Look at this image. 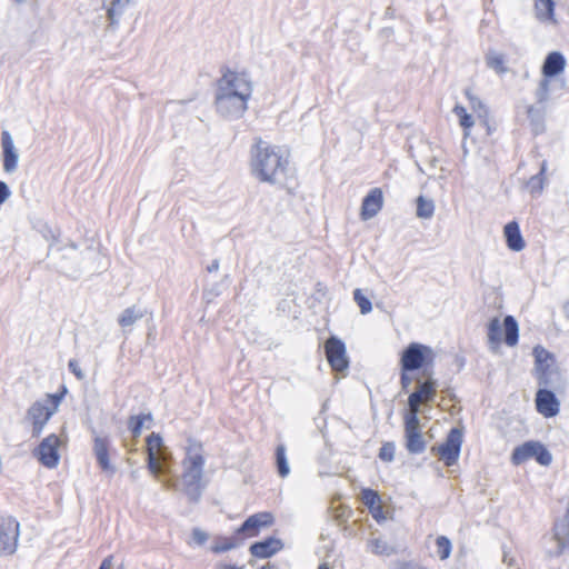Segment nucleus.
Returning a JSON list of instances; mask_svg holds the SVG:
<instances>
[{
	"instance_id": "nucleus-1",
	"label": "nucleus",
	"mask_w": 569,
	"mask_h": 569,
	"mask_svg": "<svg viewBox=\"0 0 569 569\" xmlns=\"http://www.w3.org/2000/svg\"><path fill=\"white\" fill-rule=\"evenodd\" d=\"M250 153L251 173L257 180L290 192L296 188L295 169L290 167L289 158L283 156L279 148L258 138Z\"/></svg>"
},
{
	"instance_id": "nucleus-2",
	"label": "nucleus",
	"mask_w": 569,
	"mask_h": 569,
	"mask_svg": "<svg viewBox=\"0 0 569 569\" xmlns=\"http://www.w3.org/2000/svg\"><path fill=\"white\" fill-rule=\"evenodd\" d=\"M253 91L250 74L247 71L222 69V76L217 80L214 106L217 112L226 119H240L248 109V101Z\"/></svg>"
},
{
	"instance_id": "nucleus-3",
	"label": "nucleus",
	"mask_w": 569,
	"mask_h": 569,
	"mask_svg": "<svg viewBox=\"0 0 569 569\" xmlns=\"http://www.w3.org/2000/svg\"><path fill=\"white\" fill-rule=\"evenodd\" d=\"M204 462L202 445L194 441L191 442L187 447L186 457L182 460V483L184 495L193 503L200 500L206 487L202 481Z\"/></svg>"
},
{
	"instance_id": "nucleus-4",
	"label": "nucleus",
	"mask_w": 569,
	"mask_h": 569,
	"mask_svg": "<svg viewBox=\"0 0 569 569\" xmlns=\"http://www.w3.org/2000/svg\"><path fill=\"white\" fill-rule=\"evenodd\" d=\"M436 353L429 346L411 342L402 351L400 357L401 371L422 370L423 376H429V368L433 366Z\"/></svg>"
},
{
	"instance_id": "nucleus-5",
	"label": "nucleus",
	"mask_w": 569,
	"mask_h": 569,
	"mask_svg": "<svg viewBox=\"0 0 569 569\" xmlns=\"http://www.w3.org/2000/svg\"><path fill=\"white\" fill-rule=\"evenodd\" d=\"M530 459H535L539 465L548 467L552 462V455L539 441L530 440L516 447L511 455V462L519 466Z\"/></svg>"
},
{
	"instance_id": "nucleus-6",
	"label": "nucleus",
	"mask_w": 569,
	"mask_h": 569,
	"mask_svg": "<svg viewBox=\"0 0 569 569\" xmlns=\"http://www.w3.org/2000/svg\"><path fill=\"white\" fill-rule=\"evenodd\" d=\"M20 523L12 516L0 517V557L12 556L18 549Z\"/></svg>"
},
{
	"instance_id": "nucleus-7",
	"label": "nucleus",
	"mask_w": 569,
	"mask_h": 569,
	"mask_svg": "<svg viewBox=\"0 0 569 569\" xmlns=\"http://www.w3.org/2000/svg\"><path fill=\"white\" fill-rule=\"evenodd\" d=\"M463 441V433L458 428H452L445 440L439 447H432V451H437L440 459L443 460L447 467L453 466L460 456L461 446Z\"/></svg>"
},
{
	"instance_id": "nucleus-8",
	"label": "nucleus",
	"mask_w": 569,
	"mask_h": 569,
	"mask_svg": "<svg viewBox=\"0 0 569 569\" xmlns=\"http://www.w3.org/2000/svg\"><path fill=\"white\" fill-rule=\"evenodd\" d=\"M325 353L333 371L342 373L348 370L349 359L346 345L341 339L335 336L328 338L325 342Z\"/></svg>"
},
{
	"instance_id": "nucleus-9",
	"label": "nucleus",
	"mask_w": 569,
	"mask_h": 569,
	"mask_svg": "<svg viewBox=\"0 0 569 569\" xmlns=\"http://www.w3.org/2000/svg\"><path fill=\"white\" fill-rule=\"evenodd\" d=\"M59 446V437L56 433H51L42 439L39 446L33 450V456L42 466L53 469L59 465L60 460Z\"/></svg>"
},
{
	"instance_id": "nucleus-10",
	"label": "nucleus",
	"mask_w": 569,
	"mask_h": 569,
	"mask_svg": "<svg viewBox=\"0 0 569 569\" xmlns=\"http://www.w3.org/2000/svg\"><path fill=\"white\" fill-rule=\"evenodd\" d=\"M406 449L411 455H420L427 448V442L420 430L419 417L410 416L405 419Z\"/></svg>"
},
{
	"instance_id": "nucleus-11",
	"label": "nucleus",
	"mask_w": 569,
	"mask_h": 569,
	"mask_svg": "<svg viewBox=\"0 0 569 569\" xmlns=\"http://www.w3.org/2000/svg\"><path fill=\"white\" fill-rule=\"evenodd\" d=\"M53 415L48 409V403L43 401L37 400L33 402L26 412V420H28L31 426V437L39 438Z\"/></svg>"
},
{
	"instance_id": "nucleus-12",
	"label": "nucleus",
	"mask_w": 569,
	"mask_h": 569,
	"mask_svg": "<svg viewBox=\"0 0 569 569\" xmlns=\"http://www.w3.org/2000/svg\"><path fill=\"white\" fill-rule=\"evenodd\" d=\"M274 517L271 512L263 511L257 512L248 517L242 525L236 530L237 536L256 537L261 528L272 526Z\"/></svg>"
},
{
	"instance_id": "nucleus-13",
	"label": "nucleus",
	"mask_w": 569,
	"mask_h": 569,
	"mask_svg": "<svg viewBox=\"0 0 569 569\" xmlns=\"http://www.w3.org/2000/svg\"><path fill=\"white\" fill-rule=\"evenodd\" d=\"M110 440L108 437L96 436L93 439V455L102 472L113 476L117 468L110 461Z\"/></svg>"
},
{
	"instance_id": "nucleus-14",
	"label": "nucleus",
	"mask_w": 569,
	"mask_h": 569,
	"mask_svg": "<svg viewBox=\"0 0 569 569\" xmlns=\"http://www.w3.org/2000/svg\"><path fill=\"white\" fill-rule=\"evenodd\" d=\"M535 401L537 411L546 418H552L560 411V402L555 390L539 388Z\"/></svg>"
},
{
	"instance_id": "nucleus-15",
	"label": "nucleus",
	"mask_w": 569,
	"mask_h": 569,
	"mask_svg": "<svg viewBox=\"0 0 569 569\" xmlns=\"http://www.w3.org/2000/svg\"><path fill=\"white\" fill-rule=\"evenodd\" d=\"M1 148L3 159V171L6 173H13L18 169L19 152L14 147L12 136L8 130L1 132Z\"/></svg>"
},
{
	"instance_id": "nucleus-16",
	"label": "nucleus",
	"mask_w": 569,
	"mask_h": 569,
	"mask_svg": "<svg viewBox=\"0 0 569 569\" xmlns=\"http://www.w3.org/2000/svg\"><path fill=\"white\" fill-rule=\"evenodd\" d=\"M163 449V440L159 433L152 432L147 437V455H148V469L149 471L158 476L162 472L160 466V451Z\"/></svg>"
},
{
	"instance_id": "nucleus-17",
	"label": "nucleus",
	"mask_w": 569,
	"mask_h": 569,
	"mask_svg": "<svg viewBox=\"0 0 569 569\" xmlns=\"http://www.w3.org/2000/svg\"><path fill=\"white\" fill-rule=\"evenodd\" d=\"M383 206V193L380 188H373L363 198L361 203V219L369 220L378 214Z\"/></svg>"
},
{
	"instance_id": "nucleus-18",
	"label": "nucleus",
	"mask_w": 569,
	"mask_h": 569,
	"mask_svg": "<svg viewBox=\"0 0 569 569\" xmlns=\"http://www.w3.org/2000/svg\"><path fill=\"white\" fill-rule=\"evenodd\" d=\"M283 549V542L276 537H268L264 540L253 542L249 551L259 559H267Z\"/></svg>"
},
{
	"instance_id": "nucleus-19",
	"label": "nucleus",
	"mask_w": 569,
	"mask_h": 569,
	"mask_svg": "<svg viewBox=\"0 0 569 569\" xmlns=\"http://www.w3.org/2000/svg\"><path fill=\"white\" fill-rule=\"evenodd\" d=\"M566 63V58L560 51L549 52L541 67L542 77L548 79L557 77L563 72Z\"/></svg>"
},
{
	"instance_id": "nucleus-20",
	"label": "nucleus",
	"mask_w": 569,
	"mask_h": 569,
	"mask_svg": "<svg viewBox=\"0 0 569 569\" xmlns=\"http://www.w3.org/2000/svg\"><path fill=\"white\" fill-rule=\"evenodd\" d=\"M553 537L558 543L557 556H560L569 549V507L563 518L555 523Z\"/></svg>"
},
{
	"instance_id": "nucleus-21",
	"label": "nucleus",
	"mask_w": 569,
	"mask_h": 569,
	"mask_svg": "<svg viewBox=\"0 0 569 569\" xmlns=\"http://www.w3.org/2000/svg\"><path fill=\"white\" fill-rule=\"evenodd\" d=\"M507 247L516 252L521 251L526 247V242L521 236L520 227L517 221L508 222L503 228Z\"/></svg>"
},
{
	"instance_id": "nucleus-22",
	"label": "nucleus",
	"mask_w": 569,
	"mask_h": 569,
	"mask_svg": "<svg viewBox=\"0 0 569 569\" xmlns=\"http://www.w3.org/2000/svg\"><path fill=\"white\" fill-rule=\"evenodd\" d=\"M540 388L559 390L562 385V376L558 368L552 367L535 375Z\"/></svg>"
},
{
	"instance_id": "nucleus-23",
	"label": "nucleus",
	"mask_w": 569,
	"mask_h": 569,
	"mask_svg": "<svg viewBox=\"0 0 569 569\" xmlns=\"http://www.w3.org/2000/svg\"><path fill=\"white\" fill-rule=\"evenodd\" d=\"M527 116L530 122L531 131L535 136L541 134L546 130L545 117L546 109L543 106L535 107L529 106L527 109Z\"/></svg>"
},
{
	"instance_id": "nucleus-24",
	"label": "nucleus",
	"mask_w": 569,
	"mask_h": 569,
	"mask_svg": "<svg viewBox=\"0 0 569 569\" xmlns=\"http://www.w3.org/2000/svg\"><path fill=\"white\" fill-rule=\"evenodd\" d=\"M132 0H111L107 7V18L109 20V27L116 29L119 26L120 19L124 13V10Z\"/></svg>"
},
{
	"instance_id": "nucleus-25",
	"label": "nucleus",
	"mask_w": 569,
	"mask_h": 569,
	"mask_svg": "<svg viewBox=\"0 0 569 569\" xmlns=\"http://www.w3.org/2000/svg\"><path fill=\"white\" fill-rule=\"evenodd\" d=\"M243 542V537L237 536L234 532V536L232 537H217L214 543L211 546V551L213 553H222L226 551H229L231 549H234L239 546H241Z\"/></svg>"
},
{
	"instance_id": "nucleus-26",
	"label": "nucleus",
	"mask_w": 569,
	"mask_h": 569,
	"mask_svg": "<svg viewBox=\"0 0 569 569\" xmlns=\"http://www.w3.org/2000/svg\"><path fill=\"white\" fill-rule=\"evenodd\" d=\"M146 315V310L131 306L126 308L118 318V323L122 329L132 327L138 320L142 319Z\"/></svg>"
},
{
	"instance_id": "nucleus-27",
	"label": "nucleus",
	"mask_w": 569,
	"mask_h": 569,
	"mask_svg": "<svg viewBox=\"0 0 569 569\" xmlns=\"http://www.w3.org/2000/svg\"><path fill=\"white\" fill-rule=\"evenodd\" d=\"M555 7L556 3L553 0H537L535 4L536 17L541 21L549 20L556 23Z\"/></svg>"
},
{
	"instance_id": "nucleus-28",
	"label": "nucleus",
	"mask_w": 569,
	"mask_h": 569,
	"mask_svg": "<svg viewBox=\"0 0 569 569\" xmlns=\"http://www.w3.org/2000/svg\"><path fill=\"white\" fill-rule=\"evenodd\" d=\"M503 328L506 345L510 347L517 345L519 339V326L515 317L506 316L503 319Z\"/></svg>"
},
{
	"instance_id": "nucleus-29",
	"label": "nucleus",
	"mask_w": 569,
	"mask_h": 569,
	"mask_svg": "<svg viewBox=\"0 0 569 569\" xmlns=\"http://www.w3.org/2000/svg\"><path fill=\"white\" fill-rule=\"evenodd\" d=\"M486 64L488 68L495 70L498 74H505L508 72L505 56L495 50H490L486 54Z\"/></svg>"
},
{
	"instance_id": "nucleus-30",
	"label": "nucleus",
	"mask_w": 569,
	"mask_h": 569,
	"mask_svg": "<svg viewBox=\"0 0 569 569\" xmlns=\"http://www.w3.org/2000/svg\"><path fill=\"white\" fill-rule=\"evenodd\" d=\"M148 421L150 423L153 422V417L151 412L148 413H140L137 416H130L128 419V429L130 430L131 435L137 438L141 435V430L144 426V422Z\"/></svg>"
},
{
	"instance_id": "nucleus-31",
	"label": "nucleus",
	"mask_w": 569,
	"mask_h": 569,
	"mask_svg": "<svg viewBox=\"0 0 569 569\" xmlns=\"http://www.w3.org/2000/svg\"><path fill=\"white\" fill-rule=\"evenodd\" d=\"M286 446L280 443L276 448V466L278 475L286 478L290 473V467L287 459Z\"/></svg>"
},
{
	"instance_id": "nucleus-32",
	"label": "nucleus",
	"mask_w": 569,
	"mask_h": 569,
	"mask_svg": "<svg viewBox=\"0 0 569 569\" xmlns=\"http://www.w3.org/2000/svg\"><path fill=\"white\" fill-rule=\"evenodd\" d=\"M427 380L419 382L418 389L416 390L423 398L425 401H433L437 391V382L431 379V372L426 376Z\"/></svg>"
},
{
	"instance_id": "nucleus-33",
	"label": "nucleus",
	"mask_w": 569,
	"mask_h": 569,
	"mask_svg": "<svg viewBox=\"0 0 569 569\" xmlns=\"http://www.w3.org/2000/svg\"><path fill=\"white\" fill-rule=\"evenodd\" d=\"M545 171H546V162L543 161L540 171L537 174L532 176L527 181V188L532 196H538L541 193V191L543 189V184H545V177H543Z\"/></svg>"
},
{
	"instance_id": "nucleus-34",
	"label": "nucleus",
	"mask_w": 569,
	"mask_h": 569,
	"mask_svg": "<svg viewBox=\"0 0 569 569\" xmlns=\"http://www.w3.org/2000/svg\"><path fill=\"white\" fill-rule=\"evenodd\" d=\"M435 213V203L431 199L419 196L417 199V217L430 219Z\"/></svg>"
},
{
	"instance_id": "nucleus-35",
	"label": "nucleus",
	"mask_w": 569,
	"mask_h": 569,
	"mask_svg": "<svg viewBox=\"0 0 569 569\" xmlns=\"http://www.w3.org/2000/svg\"><path fill=\"white\" fill-rule=\"evenodd\" d=\"M452 112L458 117L459 124L463 128L465 137H467L469 134L468 130L475 124L472 116L461 104H456Z\"/></svg>"
},
{
	"instance_id": "nucleus-36",
	"label": "nucleus",
	"mask_w": 569,
	"mask_h": 569,
	"mask_svg": "<svg viewBox=\"0 0 569 569\" xmlns=\"http://www.w3.org/2000/svg\"><path fill=\"white\" fill-rule=\"evenodd\" d=\"M367 548L370 552L379 556H389L392 549L380 538H371L367 541Z\"/></svg>"
},
{
	"instance_id": "nucleus-37",
	"label": "nucleus",
	"mask_w": 569,
	"mask_h": 569,
	"mask_svg": "<svg viewBox=\"0 0 569 569\" xmlns=\"http://www.w3.org/2000/svg\"><path fill=\"white\" fill-rule=\"evenodd\" d=\"M67 388L66 386H62L61 388V391L60 392H56V393H48L46 396V399H43L42 401L48 403V409L49 411L54 415L63 399V397L66 396L67 393Z\"/></svg>"
},
{
	"instance_id": "nucleus-38",
	"label": "nucleus",
	"mask_w": 569,
	"mask_h": 569,
	"mask_svg": "<svg viewBox=\"0 0 569 569\" xmlns=\"http://www.w3.org/2000/svg\"><path fill=\"white\" fill-rule=\"evenodd\" d=\"M550 79L542 77L535 92L537 102L543 106L549 100Z\"/></svg>"
},
{
	"instance_id": "nucleus-39",
	"label": "nucleus",
	"mask_w": 569,
	"mask_h": 569,
	"mask_svg": "<svg viewBox=\"0 0 569 569\" xmlns=\"http://www.w3.org/2000/svg\"><path fill=\"white\" fill-rule=\"evenodd\" d=\"M437 553L441 560H446L450 557L452 545L446 536H439L436 539Z\"/></svg>"
},
{
	"instance_id": "nucleus-40",
	"label": "nucleus",
	"mask_w": 569,
	"mask_h": 569,
	"mask_svg": "<svg viewBox=\"0 0 569 569\" xmlns=\"http://www.w3.org/2000/svg\"><path fill=\"white\" fill-rule=\"evenodd\" d=\"M422 401H423V398L420 396V393H418L417 391L412 392L408 397L409 410H408V412H406L405 419L409 418L410 416H413V413L416 417H418V413L420 411V405Z\"/></svg>"
},
{
	"instance_id": "nucleus-41",
	"label": "nucleus",
	"mask_w": 569,
	"mask_h": 569,
	"mask_svg": "<svg viewBox=\"0 0 569 569\" xmlns=\"http://www.w3.org/2000/svg\"><path fill=\"white\" fill-rule=\"evenodd\" d=\"M353 299L359 306L360 312L362 315H367L372 310V303L370 299L362 293L361 289L358 288L353 291Z\"/></svg>"
},
{
	"instance_id": "nucleus-42",
	"label": "nucleus",
	"mask_w": 569,
	"mask_h": 569,
	"mask_svg": "<svg viewBox=\"0 0 569 569\" xmlns=\"http://www.w3.org/2000/svg\"><path fill=\"white\" fill-rule=\"evenodd\" d=\"M488 339L496 345L501 341V326L497 318L492 319L488 326Z\"/></svg>"
},
{
	"instance_id": "nucleus-43",
	"label": "nucleus",
	"mask_w": 569,
	"mask_h": 569,
	"mask_svg": "<svg viewBox=\"0 0 569 569\" xmlns=\"http://www.w3.org/2000/svg\"><path fill=\"white\" fill-rule=\"evenodd\" d=\"M361 501L368 509H372L373 506L380 502V496L376 490L367 488L361 491Z\"/></svg>"
},
{
	"instance_id": "nucleus-44",
	"label": "nucleus",
	"mask_w": 569,
	"mask_h": 569,
	"mask_svg": "<svg viewBox=\"0 0 569 569\" xmlns=\"http://www.w3.org/2000/svg\"><path fill=\"white\" fill-rule=\"evenodd\" d=\"M395 452H396L395 442L388 441V442H385L380 447L378 457L380 458V460H382L385 462H391L395 459Z\"/></svg>"
},
{
	"instance_id": "nucleus-45",
	"label": "nucleus",
	"mask_w": 569,
	"mask_h": 569,
	"mask_svg": "<svg viewBox=\"0 0 569 569\" xmlns=\"http://www.w3.org/2000/svg\"><path fill=\"white\" fill-rule=\"evenodd\" d=\"M465 94L466 97L468 98L469 102H470V108L475 111V112H478V114L481 117V112H483V114L486 116L487 114V109H486V106L483 104V102L478 98L476 97L470 89H466L465 91Z\"/></svg>"
},
{
	"instance_id": "nucleus-46",
	"label": "nucleus",
	"mask_w": 569,
	"mask_h": 569,
	"mask_svg": "<svg viewBox=\"0 0 569 569\" xmlns=\"http://www.w3.org/2000/svg\"><path fill=\"white\" fill-rule=\"evenodd\" d=\"M535 363L555 361V357L551 352L546 350L542 346L538 345L533 348Z\"/></svg>"
},
{
	"instance_id": "nucleus-47",
	"label": "nucleus",
	"mask_w": 569,
	"mask_h": 569,
	"mask_svg": "<svg viewBox=\"0 0 569 569\" xmlns=\"http://www.w3.org/2000/svg\"><path fill=\"white\" fill-rule=\"evenodd\" d=\"M69 370L76 376L78 380H83L86 378L84 372L81 370L78 360L70 359L68 362Z\"/></svg>"
},
{
	"instance_id": "nucleus-48",
	"label": "nucleus",
	"mask_w": 569,
	"mask_h": 569,
	"mask_svg": "<svg viewBox=\"0 0 569 569\" xmlns=\"http://www.w3.org/2000/svg\"><path fill=\"white\" fill-rule=\"evenodd\" d=\"M192 539L198 546H202L208 540V533L199 528L192 530Z\"/></svg>"
},
{
	"instance_id": "nucleus-49",
	"label": "nucleus",
	"mask_w": 569,
	"mask_h": 569,
	"mask_svg": "<svg viewBox=\"0 0 569 569\" xmlns=\"http://www.w3.org/2000/svg\"><path fill=\"white\" fill-rule=\"evenodd\" d=\"M10 196L11 191L9 186L4 181H0V204L4 203Z\"/></svg>"
},
{
	"instance_id": "nucleus-50",
	"label": "nucleus",
	"mask_w": 569,
	"mask_h": 569,
	"mask_svg": "<svg viewBox=\"0 0 569 569\" xmlns=\"http://www.w3.org/2000/svg\"><path fill=\"white\" fill-rule=\"evenodd\" d=\"M371 516L377 520V521H381V520H385L386 517L383 515V508L381 506V503L379 502L378 505L373 506L372 509H369Z\"/></svg>"
},
{
	"instance_id": "nucleus-51",
	"label": "nucleus",
	"mask_w": 569,
	"mask_h": 569,
	"mask_svg": "<svg viewBox=\"0 0 569 569\" xmlns=\"http://www.w3.org/2000/svg\"><path fill=\"white\" fill-rule=\"evenodd\" d=\"M410 371H401V375H400V383H401V389L402 391L407 392L410 385H411V378L410 376L408 375Z\"/></svg>"
},
{
	"instance_id": "nucleus-52",
	"label": "nucleus",
	"mask_w": 569,
	"mask_h": 569,
	"mask_svg": "<svg viewBox=\"0 0 569 569\" xmlns=\"http://www.w3.org/2000/svg\"><path fill=\"white\" fill-rule=\"evenodd\" d=\"M553 362L555 361L541 362L540 365L539 363H535V375L541 372L542 370H547L549 368H552L553 367L552 366Z\"/></svg>"
},
{
	"instance_id": "nucleus-53",
	"label": "nucleus",
	"mask_w": 569,
	"mask_h": 569,
	"mask_svg": "<svg viewBox=\"0 0 569 569\" xmlns=\"http://www.w3.org/2000/svg\"><path fill=\"white\" fill-rule=\"evenodd\" d=\"M98 569H112V556L104 558Z\"/></svg>"
},
{
	"instance_id": "nucleus-54",
	"label": "nucleus",
	"mask_w": 569,
	"mask_h": 569,
	"mask_svg": "<svg viewBox=\"0 0 569 569\" xmlns=\"http://www.w3.org/2000/svg\"><path fill=\"white\" fill-rule=\"evenodd\" d=\"M400 569H427V568L415 565L412 562H403L401 565Z\"/></svg>"
},
{
	"instance_id": "nucleus-55",
	"label": "nucleus",
	"mask_w": 569,
	"mask_h": 569,
	"mask_svg": "<svg viewBox=\"0 0 569 569\" xmlns=\"http://www.w3.org/2000/svg\"><path fill=\"white\" fill-rule=\"evenodd\" d=\"M219 269V260L214 259L212 262L207 267L208 272H214Z\"/></svg>"
},
{
	"instance_id": "nucleus-56",
	"label": "nucleus",
	"mask_w": 569,
	"mask_h": 569,
	"mask_svg": "<svg viewBox=\"0 0 569 569\" xmlns=\"http://www.w3.org/2000/svg\"><path fill=\"white\" fill-rule=\"evenodd\" d=\"M393 14H395V11L391 7H388L386 9V16L390 17V18H393Z\"/></svg>"
},
{
	"instance_id": "nucleus-57",
	"label": "nucleus",
	"mask_w": 569,
	"mask_h": 569,
	"mask_svg": "<svg viewBox=\"0 0 569 569\" xmlns=\"http://www.w3.org/2000/svg\"><path fill=\"white\" fill-rule=\"evenodd\" d=\"M222 569H242V567H238L234 565H224Z\"/></svg>"
},
{
	"instance_id": "nucleus-58",
	"label": "nucleus",
	"mask_w": 569,
	"mask_h": 569,
	"mask_svg": "<svg viewBox=\"0 0 569 569\" xmlns=\"http://www.w3.org/2000/svg\"><path fill=\"white\" fill-rule=\"evenodd\" d=\"M318 569H330L328 563L323 562V563H320Z\"/></svg>"
},
{
	"instance_id": "nucleus-59",
	"label": "nucleus",
	"mask_w": 569,
	"mask_h": 569,
	"mask_svg": "<svg viewBox=\"0 0 569 569\" xmlns=\"http://www.w3.org/2000/svg\"><path fill=\"white\" fill-rule=\"evenodd\" d=\"M70 247L74 250L77 249V244L74 242H70Z\"/></svg>"
},
{
	"instance_id": "nucleus-60",
	"label": "nucleus",
	"mask_w": 569,
	"mask_h": 569,
	"mask_svg": "<svg viewBox=\"0 0 569 569\" xmlns=\"http://www.w3.org/2000/svg\"><path fill=\"white\" fill-rule=\"evenodd\" d=\"M167 487H176V483L167 482Z\"/></svg>"
},
{
	"instance_id": "nucleus-61",
	"label": "nucleus",
	"mask_w": 569,
	"mask_h": 569,
	"mask_svg": "<svg viewBox=\"0 0 569 569\" xmlns=\"http://www.w3.org/2000/svg\"><path fill=\"white\" fill-rule=\"evenodd\" d=\"M17 3H22L24 2L26 0H14Z\"/></svg>"
}]
</instances>
